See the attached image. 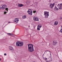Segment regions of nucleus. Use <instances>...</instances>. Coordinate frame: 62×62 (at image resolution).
I'll list each match as a JSON object with an SVG mask.
<instances>
[{
  "mask_svg": "<svg viewBox=\"0 0 62 62\" xmlns=\"http://www.w3.org/2000/svg\"><path fill=\"white\" fill-rule=\"evenodd\" d=\"M55 9H56V10H58V8H57V7H55Z\"/></svg>",
  "mask_w": 62,
  "mask_h": 62,
  "instance_id": "22",
  "label": "nucleus"
},
{
  "mask_svg": "<svg viewBox=\"0 0 62 62\" xmlns=\"http://www.w3.org/2000/svg\"><path fill=\"white\" fill-rule=\"evenodd\" d=\"M7 35H10H10H12L11 33H7Z\"/></svg>",
  "mask_w": 62,
  "mask_h": 62,
  "instance_id": "20",
  "label": "nucleus"
},
{
  "mask_svg": "<svg viewBox=\"0 0 62 62\" xmlns=\"http://www.w3.org/2000/svg\"><path fill=\"white\" fill-rule=\"evenodd\" d=\"M1 8H2V7L0 6V9H1Z\"/></svg>",
  "mask_w": 62,
  "mask_h": 62,
  "instance_id": "29",
  "label": "nucleus"
},
{
  "mask_svg": "<svg viewBox=\"0 0 62 62\" xmlns=\"http://www.w3.org/2000/svg\"><path fill=\"white\" fill-rule=\"evenodd\" d=\"M60 19L61 20V21H62V17H60Z\"/></svg>",
  "mask_w": 62,
  "mask_h": 62,
  "instance_id": "26",
  "label": "nucleus"
},
{
  "mask_svg": "<svg viewBox=\"0 0 62 62\" xmlns=\"http://www.w3.org/2000/svg\"><path fill=\"white\" fill-rule=\"evenodd\" d=\"M26 18V16H22V18H23V19H25Z\"/></svg>",
  "mask_w": 62,
  "mask_h": 62,
  "instance_id": "18",
  "label": "nucleus"
},
{
  "mask_svg": "<svg viewBox=\"0 0 62 62\" xmlns=\"http://www.w3.org/2000/svg\"><path fill=\"white\" fill-rule=\"evenodd\" d=\"M40 28H39V26L38 25L37 27V30H40Z\"/></svg>",
  "mask_w": 62,
  "mask_h": 62,
  "instance_id": "19",
  "label": "nucleus"
},
{
  "mask_svg": "<svg viewBox=\"0 0 62 62\" xmlns=\"http://www.w3.org/2000/svg\"><path fill=\"white\" fill-rule=\"evenodd\" d=\"M57 42H56V41H54L53 42V44L54 45L55 44H56Z\"/></svg>",
  "mask_w": 62,
  "mask_h": 62,
  "instance_id": "14",
  "label": "nucleus"
},
{
  "mask_svg": "<svg viewBox=\"0 0 62 62\" xmlns=\"http://www.w3.org/2000/svg\"><path fill=\"white\" fill-rule=\"evenodd\" d=\"M7 13V12L6 11L4 12V14H6Z\"/></svg>",
  "mask_w": 62,
  "mask_h": 62,
  "instance_id": "23",
  "label": "nucleus"
},
{
  "mask_svg": "<svg viewBox=\"0 0 62 62\" xmlns=\"http://www.w3.org/2000/svg\"><path fill=\"white\" fill-rule=\"evenodd\" d=\"M9 49L10 50H11V51H14V48H13V47H12V46H10L9 47Z\"/></svg>",
  "mask_w": 62,
  "mask_h": 62,
  "instance_id": "10",
  "label": "nucleus"
},
{
  "mask_svg": "<svg viewBox=\"0 0 62 62\" xmlns=\"http://www.w3.org/2000/svg\"><path fill=\"white\" fill-rule=\"evenodd\" d=\"M45 52H46V53H47V54H51V53L50 52V51H49L47 50L45 51Z\"/></svg>",
  "mask_w": 62,
  "mask_h": 62,
  "instance_id": "17",
  "label": "nucleus"
},
{
  "mask_svg": "<svg viewBox=\"0 0 62 62\" xmlns=\"http://www.w3.org/2000/svg\"><path fill=\"white\" fill-rule=\"evenodd\" d=\"M61 27H62V29H61V30H60V32H62V26H61Z\"/></svg>",
  "mask_w": 62,
  "mask_h": 62,
  "instance_id": "25",
  "label": "nucleus"
},
{
  "mask_svg": "<svg viewBox=\"0 0 62 62\" xmlns=\"http://www.w3.org/2000/svg\"><path fill=\"white\" fill-rule=\"evenodd\" d=\"M37 12V11H33V13H36V12Z\"/></svg>",
  "mask_w": 62,
  "mask_h": 62,
  "instance_id": "24",
  "label": "nucleus"
},
{
  "mask_svg": "<svg viewBox=\"0 0 62 62\" xmlns=\"http://www.w3.org/2000/svg\"><path fill=\"white\" fill-rule=\"evenodd\" d=\"M54 3L53 4H52V3H51V4L50 5V6L49 8H53L54 7Z\"/></svg>",
  "mask_w": 62,
  "mask_h": 62,
  "instance_id": "7",
  "label": "nucleus"
},
{
  "mask_svg": "<svg viewBox=\"0 0 62 62\" xmlns=\"http://www.w3.org/2000/svg\"><path fill=\"white\" fill-rule=\"evenodd\" d=\"M19 20H18V18H16L14 19V22H15L16 23H18V22L19 21Z\"/></svg>",
  "mask_w": 62,
  "mask_h": 62,
  "instance_id": "9",
  "label": "nucleus"
},
{
  "mask_svg": "<svg viewBox=\"0 0 62 62\" xmlns=\"http://www.w3.org/2000/svg\"><path fill=\"white\" fill-rule=\"evenodd\" d=\"M1 60V59H0V61Z\"/></svg>",
  "mask_w": 62,
  "mask_h": 62,
  "instance_id": "31",
  "label": "nucleus"
},
{
  "mask_svg": "<svg viewBox=\"0 0 62 62\" xmlns=\"http://www.w3.org/2000/svg\"><path fill=\"white\" fill-rule=\"evenodd\" d=\"M7 55V54L6 53H5L4 54V55Z\"/></svg>",
  "mask_w": 62,
  "mask_h": 62,
  "instance_id": "27",
  "label": "nucleus"
},
{
  "mask_svg": "<svg viewBox=\"0 0 62 62\" xmlns=\"http://www.w3.org/2000/svg\"><path fill=\"white\" fill-rule=\"evenodd\" d=\"M58 21H55L54 23V24L55 25H57L58 24Z\"/></svg>",
  "mask_w": 62,
  "mask_h": 62,
  "instance_id": "15",
  "label": "nucleus"
},
{
  "mask_svg": "<svg viewBox=\"0 0 62 62\" xmlns=\"http://www.w3.org/2000/svg\"><path fill=\"white\" fill-rule=\"evenodd\" d=\"M31 52H33L34 51V47H33V45L31 44Z\"/></svg>",
  "mask_w": 62,
  "mask_h": 62,
  "instance_id": "12",
  "label": "nucleus"
},
{
  "mask_svg": "<svg viewBox=\"0 0 62 62\" xmlns=\"http://www.w3.org/2000/svg\"><path fill=\"white\" fill-rule=\"evenodd\" d=\"M45 60L46 62L51 61H52V58L49 57L48 58L47 57V58H46Z\"/></svg>",
  "mask_w": 62,
  "mask_h": 62,
  "instance_id": "3",
  "label": "nucleus"
},
{
  "mask_svg": "<svg viewBox=\"0 0 62 62\" xmlns=\"http://www.w3.org/2000/svg\"><path fill=\"white\" fill-rule=\"evenodd\" d=\"M39 27L40 28H41V26H40Z\"/></svg>",
  "mask_w": 62,
  "mask_h": 62,
  "instance_id": "28",
  "label": "nucleus"
},
{
  "mask_svg": "<svg viewBox=\"0 0 62 62\" xmlns=\"http://www.w3.org/2000/svg\"><path fill=\"white\" fill-rule=\"evenodd\" d=\"M32 11H31V15H32Z\"/></svg>",
  "mask_w": 62,
  "mask_h": 62,
  "instance_id": "30",
  "label": "nucleus"
},
{
  "mask_svg": "<svg viewBox=\"0 0 62 62\" xmlns=\"http://www.w3.org/2000/svg\"><path fill=\"white\" fill-rule=\"evenodd\" d=\"M27 12L29 15H31V10L29 9Z\"/></svg>",
  "mask_w": 62,
  "mask_h": 62,
  "instance_id": "6",
  "label": "nucleus"
},
{
  "mask_svg": "<svg viewBox=\"0 0 62 62\" xmlns=\"http://www.w3.org/2000/svg\"><path fill=\"white\" fill-rule=\"evenodd\" d=\"M16 46H23V42H17L16 43Z\"/></svg>",
  "mask_w": 62,
  "mask_h": 62,
  "instance_id": "1",
  "label": "nucleus"
},
{
  "mask_svg": "<svg viewBox=\"0 0 62 62\" xmlns=\"http://www.w3.org/2000/svg\"><path fill=\"white\" fill-rule=\"evenodd\" d=\"M18 6L19 7H23V5L22 4H18Z\"/></svg>",
  "mask_w": 62,
  "mask_h": 62,
  "instance_id": "16",
  "label": "nucleus"
},
{
  "mask_svg": "<svg viewBox=\"0 0 62 62\" xmlns=\"http://www.w3.org/2000/svg\"><path fill=\"white\" fill-rule=\"evenodd\" d=\"M7 7V6H6V4H4L2 6V7H1V8L3 10V9H5Z\"/></svg>",
  "mask_w": 62,
  "mask_h": 62,
  "instance_id": "8",
  "label": "nucleus"
},
{
  "mask_svg": "<svg viewBox=\"0 0 62 62\" xmlns=\"http://www.w3.org/2000/svg\"><path fill=\"white\" fill-rule=\"evenodd\" d=\"M8 23H10V22H8Z\"/></svg>",
  "mask_w": 62,
  "mask_h": 62,
  "instance_id": "32",
  "label": "nucleus"
},
{
  "mask_svg": "<svg viewBox=\"0 0 62 62\" xmlns=\"http://www.w3.org/2000/svg\"><path fill=\"white\" fill-rule=\"evenodd\" d=\"M31 2H30V1L29 0H27L26 3L27 4H29Z\"/></svg>",
  "mask_w": 62,
  "mask_h": 62,
  "instance_id": "13",
  "label": "nucleus"
},
{
  "mask_svg": "<svg viewBox=\"0 0 62 62\" xmlns=\"http://www.w3.org/2000/svg\"><path fill=\"white\" fill-rule=\"evenodd\" d=\"M33 19L34 21H39V19L36 17H34Z\"/></svg>",
  "mask_w": 62,
  "mask_h": 62,
  "instance_id": "11",
  "label": "nucleus"
},
{
  "mask_svg": "<svg viewBox=\"0 0 62 62\" xmlns=\"http://www.w3.org/2000/svg\"><path fill=\"white\" fill-rule=\"evenodd\" d=\"M28 50L29 52H31V44H28Z\"/></svg>",
  "mask_w": 62,
  "mask_h": 62,
  "instance_id": "4",
  "label": "nucleus"
},
{
  "mask_svg": "<svg viewBox=\"0 0 62 62\" xmlns=\"http://www.w3.org/2000/svg\"><path fill=\"white\" fill-rule=\"evenodd\" d=\"M5 10H7V12H8V8H6Z\"/></svg>",
  "mask_w": 62,
  "mask_h": 62,
  "instance_id": "21",
  "label": "nucleus"
},
{
  "mask_svg": "<svg viewBox=\"0 0 62 62\" xmlns=\"http://www.w3.org/2000/svg\"><path fill=\"white\" fill-rule=\"evenodd\" d=\"M30 27V26H29V27Z\"/></svg>",
  "mask_w": 62,
  "mask_h": 62,
  "instance_id": "33",
  "label": "nucleus"
},
{
  "mask_svg": "<svg viewBox=\"0 0 62 62\" xmlns=\"http://www.w3.org/2000/svg\"><path fill=\"white\" fill-rule=\"evenodd\" d=\"M44 15L46 16V18H48V16H49V12H47L45 11L44 12Z\"/></svg>",
  "mask_w": 62,
  "mask_h": 62,
  "instance_id": "2",
  "label": "nucleus"
},
{
  "mask_svg": "<svg viewBox=\"0 0 62 62\" xmlns=\"http://www.w3.org/2000/svg\"><path fill=\"white\" fill-rule=\"evenodd\" d=\"M62 3H61L60 5L59 4H58V8L59 9H62Z\"/></svg>",
  "mask_w": 62,
  "mask_h": 62,
  "instance_id": "5",
  "label": "nucleus"
}]
</instances>
